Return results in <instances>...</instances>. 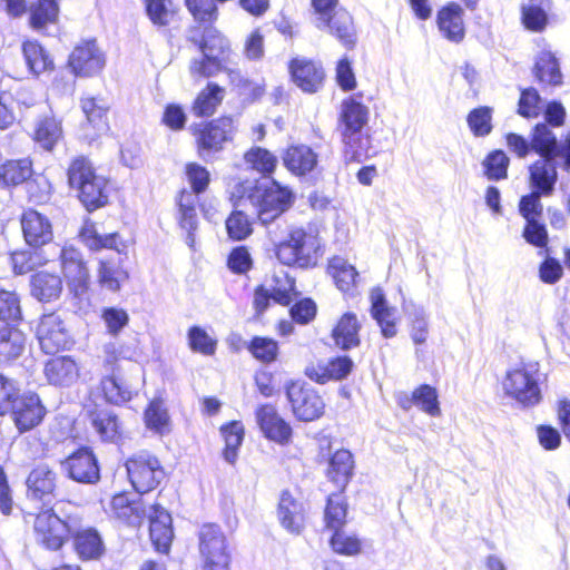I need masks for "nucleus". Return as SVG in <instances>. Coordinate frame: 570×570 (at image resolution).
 <instances>
[{"instance_id": "obj_1", "label": "nucleus", "mask_w": 570, "mask_h": 570, "mask_svg": "<svg viewBox=\"0 0 570 570\" xmlns=\"http://www.w3.org/2000/svg\"><path fill=\"white\" fill-rule=\"evenodd\" d=\"M127 350L118 342L104 345V374L100 389L110 404L121 405L129 402L136 393L128 373H122L121 360H127Z\"/></svg>"}, {"instance_id": "obj_2", "label": "nucleus", "mask_w": 570, "mask_h": 570, "mask_svg": "<svg viewBox=\"0 0 570 570\" xmlns=\"http://www.w3.org/2000/svg\"><path fill=\"white\" fill-rule=\"evenodd\" d=\"M68 181L88 210L105 206L108 202L107 179L97 175L86 157H77L68 169Z\"/></svg>"}, {"instance_id": "obj_3", "label": "nucleus", "mask_w": 570, "mask_h": 570, "mask_svg": "<svg viewBox=\"0 0 570 570\" xmlns=\"http://www.w3.org/2000/svg\"><path fill=\"white\" fill-rule=\"evenodd\" d=\"M243 202H248L257 212L258 219L269 224L293 203V193L273 180L269 187L257 185L250 189L246 197L239 196Z\"/></svg>"}, {"instance_id": "obj_4", "label": "nucleus", "mask_w": 570, "mask_h": 570, "mask_svg": "<svg viewBox=\"0 0 570 570\" xmlns=\"http://www.w3.org/2000/svg\"><path fill=\"white\" fill-rule=\"evenodd\" d=\"M200 50L202 57L193 59L189 66L193 77H213L225 68L230 51L229 43L218 30H205Z\"/></svg>"}, {"instance_id": "obj_5", "label": "nucleus", "mask_w": 570, "mask_h": 570, "mask_svg": "<svg viewBox=\"0 0 570 570\" xmlns=\"http://www.w3.org/2000/svg\"><path fill=\"white\" fill-rule=\"evenodd\" d=\"M539 381V363L527 362L509 370L502 385L509 396L525 406H531L541 400Z\"/></svg>"}, {"instance_id": "obj_6", "label": "nucleus", "mask_w": 570, "mask_h": 570, "mask_svg": "<svg viewBox=\"0 0 570 570\" xmlns=\"http://www.w3.org/2000/svg\"><path fill=\"white\" fill-rule=\"evenodd\" d=\"M320 248L321 242L315 234L293 228L287 239L276 246V256L284 265L307 267L315 264Z\"/></svg>"}, {"instance_id": "obj_7", "label": "nucleus", "mask_w": 570, "mask_h": 570, "mask_svg": "<svg viewBox=\"0 0 570 570\" xmlns=\"http://www.w3.org/2000/svg\"><path fill=\"white\" fill-rule=\"evenodd\" d=\"M202 570H229L230 552L227 538L216 524H205L199 531Z\"/></svg>"}, {"instance_id": "obj_8", "label": "nucleus", "mask_w": 570, "mask_h": 570, "mask_svg": "<svg viewBox=\"0 0 570 570\" xmlns=\"http://www.w3.org/2000/svg\"><path fill=\"white\" fill-rule=\"evenodd\" d=\"M126 469L132 487L139 493L156 489L165 478V470L159 460L148 452L130 456L126 462Z\"/></svg>"}, {"instance_id": "obj_9", "label": "nucleus", "mask_w": 570, "mask_h": 570, "mask_svg": "<svg viewBox=\"0 0 570 570\" xmlns=\"http://www.w3.org/2000/svg\"><path fill=\"white\" fill-rule=\"evenodd\" d=\"M234 130V121L228 117L200 125L195 130L198 156L205 161L212 160L214 155L222 151L224 145L232 140Z\"/></svg>"}, {"instance_id": "obj_10", "label": "nucleus", "mask_w": 570, "mask_h": 570, "mask_svg": "<svg viewBox=\"0 0 570 570\" xmlns=\"http://www.w3.org/2000/svg\"><path fill=\"white\" fill-rule=\"evenodd\" d=\"M75 519L61 520L52 510L37 514L33 523L36 541L49 550H58L66 542Z\"/></svg>"}, {"instance_id": "obj_11", "label": "nucleus", "mask_w": 570, "mask_h": 570, "mask_svg": "<svg viewBox=\"0 0 570 570\" xmlns=\"http://www.w3.org/2000/svg\"><path fill=\"white\" fill-rule=\"evenodd\" d=\"M286 395L294 415L304 422L321 417L325 404L314 389L301 382H292L286 387Z\"/></svg>"}, {"instance_id": "obj_12", "label": "nucleus", "mask_w": 570, "mask_h": 570, "mask_svg": "<svg viewBox=\"0 0 570 570\" xmlns=\"http://www.w3.org/2000/svg\"><path fill=\"white\" fill-rule=\"evenodd\" d=\"M53 255H58L61 263V269L67 279L70 291L80 296L86 293L89 283V272L85 265L82 255L73 247H62L51 245Z\"/></svg>"}, {"instance_id": "obj_13", "label": "nucleus", "mask_w": 570, "mask_h": 570, "mask_svg": "<svg viewBox=\"0 0 570 570\" xmlns=\"http://www.w3.org/2000/svg\"><path fill=\"white\" fill-rule=\"evenodd\" d=\"M37 337L46 354H55L70 344V335L61 316L57 313L45 314L37 327Z\"/></svg>"}, {"instance_id": "obj_14", "label": "nucleus", "mask_w": 570, "mask_h": 570, "mask_svg": "<svg viewBox=\"0 0 570 570\" xmlns=\"http://www.w3.org/2000/svg\"><path fill=\"white\" fill-rule=\"evenodd\" d=\"M12 421L20 433L32 430L43 420L46 409L37 394H19L9 409Z\"/></svg>"}, {"instance_id": "obj_15", "label": "nucleus", "mask_w": 570, "mask_h": 570, "mask_svg": "<svg viewBox=\"0 0 570 570\" xmlns=\"http://www.w3.org/2000/svg\"><path fill=\"white\" fill-rule=\"evenodd\" d=\"M63 471L79 483L95 484L100 479L98 462L89 449H80L61 462Z\"/></svg>"}, {"instance_id": "obj_16", "label": "nucleus", "mask_w": 570, "mask_h": 570, "mask_svg": "<svg viewBox=\"0 0 570 570\" xmlns=\"http://www.w3.org/2000/svg\"><path fill=\"white\" fill-rule=\"evenodd\" d=\"M106 63L105 55L96 41H86L73 49L69 57V67L77 76H94L100 72Z\"/></svg>"}, {"instance_id": "obj_17", "label": "nucleus", "mask_w": 570, "mask_h": 570, "mask_svg": "<svg viewBox=\"0 0 570 570\" xmlns=\"http://www.w3.org/2000/svg\"><path fill=\"white\" fill-rule=\"evenodd\" d=\"M56 473L47 465H38L26 480L27 498L33 502L49 505L56 498Z\"/></svg>"}, {"instance_id": "obj_18", "label": "nucleus", "mask_w": 570, "mask_h": 570, "mask_svg": "<svg viewBox=\"0 0 570 570\" xmlns=\"http://www.w3.org/2000/svg\"><path fill=\"white\" fill-rule=\"evenodd\" d=\"M70 534L72 535L75 552L80 560H99L105 554V543L97 529L91 527L76 529L75 520Z\"/></svg>"}, {"instance_id": "obj_19", "label": "nucleus", "mask_w": 570, "mask_h": 570, "mask_svg": "<svg viewBox=\"0 0 570 570\" xmlns=\"http://www.w3.org/2000/svg\"><path fill=\"white\" fill-rule=\"evenodd\" d=\"M257 423L265 438L278 444H287L292 438V428L281 417L272 405H262L256 411Z\"/></svg>"}, {"instance_id": "obj_20", "label": "nucleus", "mask_w": 570, "mask_h": 570, "mask_svg": "<svg viewBox=\"0 0 570 570\" xmlns=\"http://www.w3.org/2000/svg\"><path fill=\"white\" fill-rule=\"evenodd\" d=\"M557 180V158L554 157H540L529 167V184L532 189L543 196L553 194Z\"/></svg>"}, {"instance_id": "obj_21", "label": "nucleus", "mask_w": 570, "mask_h": 570, "mask_svg": "<svg viewBox=\"0 0 570 570\" xmlns=\"http://www.w3.org/2000/svg\"><path fill=\"white\" fill-rule=\"evenodd\" d=\"M21 227L26 242L33 247L46 245L52 239V226L42 214L29 209L23 213Z\"/></svg>"}, {"instance_id": "obj_22", "label": "nucleus", "mask_w": 570, "mask_h": 570, "mask_svg": "<svg viewBox=\"0 0 570 570\" xmlns=\"http://www.w3.org/2000/svg\"><path fill=\"white\" fill-rule=\"evenodd\" d=\"M148 518L150 539L155 548L159 552H167L174 537L170 514L160 505L155 504L149 508Z\"/></svg>"}, {"instance_id": "obj_23", "label": "nucleus", "mask_w": 570, "mask_h": 570, "mask_svg": "<svg viewBox=\"0 0 570 570\" xmlns=\"http://www.w3.org/2000/svg\"><path fill=\"white\" fill-rule=\"evenodd\" d=\"M47 381L56 386H70L80 375V367L71 356L50 358L43 368Z\"/></svg>"}, {"instance_id": "obj_24", "label": "nucleus", "mask_w": 570, "mask_h": 570, "mask_svg": "<svg viewBox=\"0 0 570 570\" xmlns=\"http://www.w3.org/2000/svg\"><path fill=\"white\" fill-rule=\"evenodd\" d=\"M436 23L442 36L449 41L459 43L464 39L463 9L458 3L450 2L442 7L438 11Z\"/></svg>"}, {"instance_id": "obj_25", "label": "nucleus", "mask_w": 570, "mask_h": 570, "mask_svg": "<svg viewBox=\"0 0 570 570\" xmlns=\"http://www.w3.org/2000/svg\"><path fill=\"white\" fill-rule=\"evenodd\" d=\"M289 71L294 82L306 92L317 91L324 79L323 68L306 59H293Z\"/></svg>"}, {"instance_id": "obj_26", "label": "nucleus", "mask_w": 570, "mask_h": 570, "mask_svg": "<svg viewBox=\"0 0 570 570\" xmlns=\"http://www.w3.org/2000/svg\"><path fill=\"white\" fill-rule=\"evenodd\" d=\"M316 27L320 30H327L331 35L336 37L343 46L347 48H352L355 45L356 31L353 23V18L343 8H340L338 10L331 13L327 23H323L322 20H317Z\"/></svg>"}, {"instance_id": "obj_27", "label": "nucleus", "mask_w": 570, "mask_h": 570, "mask_svg": "<svg viewBox=\"0 0 570 570\" xmlns=\"http://www.w3.org/2000/svg\"><path fill=\"white\" fill-rule=\"evenodd\" d=\"M277 515L281 524L292 533H299L304 528V504L288 491H283L281 494Z\"/></svg>"}, {"instance_id": "obj_28", "label": "nucleus", "mask_w": 570, "mask_h": 570, "mask_svg": "<svg viewBox=\"0 0 570 570\" xmlns=\"http://www.w3.org/2000/svg\"><path fill=\"white\" fill-rule=\"evenodd\" d=\"M371 313L381 327L382 334L390 338L396 335V309L390 307L381 288L371 291Z\"/></svg>"}, {"instance_id": "obj_29", "label": "nucleus", "mask_w": 570, "mask_h": 570, "mask_svg": "<svg viewBox=\"0 0 570 570\" xmlns=\"http://www.w3.org/2000/svg\"><path fill=\"white\" fill-rule=\"evenodd\" d=\"M370 109L355 97L342 101L340 110V124L342 131H358L367 125Z\"/></svg>"}, {"instance_id": "obj_30", "label": "nucleus", "mask_w": 570, "mask_h": 570, "mask_svg": "<svg viewBox=\"0 0 570 570\" xmlns=\"http://www.w3.org/2000/svg\"><path fill=\"white\" fill-rule=\"evenodd\" d=\"M404 410H409L412 405L417 406L422 412L431 416H440L441 409L439 403V394L435 387L429 384H422L416 387L411 396L400 402Z\"/></svg>"}, {"instance_id": "obj_31", "label": "nucleus", "mask_w": 570, "mask_h": 570, "mask_svg": "<svg viewBox=\"0 0 570 570\" xmlns=\"http://www.w3.org/2000/svg\"><path fill=\"white\" fill-rule=\"evenodd\" d=\"M533 73L540 82L554 87L562 85L563 75L559 60L550 50L543 49L538 53Z\"/></svg>"}, {"instance_id": "obj_32", "label": "nucleus", "mask_w": 570, "mask_h": 570, "mask_svg": "<svg viewBox=\"0 0 570 570\" xmlns=\"http://www.w3.org/2000/svg\"><path fill=\"white\" fill-rule=\"evenodd\" d=\"M31 295L40 302L58 299L62 292V281L58 275L40 272L31 276Z\"/></svg>"}, {"instance_id": "obj_33", "label": "nucleus", "mask_w": 570, "mask_h": 570, "mask_svg": "<svg viewBox=\"0 0 570 570\" xmlns=\"http://www.w3.org/2000/svg\"><path fill=\"white\" fill-rule=\"evenodd\" d=\"M285 167L295 175H305L314 169L317 164V155L307 146H292L284 156Z\"/></svg>"}, {"instance_id": "obj_34", "label": "nucleus", "mask_w": 570, "mask_h": 570, "mask_svg": "<svg viewBox=\"0 0 570 570\" xmlns=\"http://www.w3.org/2000/svg\"><path fill=\"white\" fill-rule=\"evenodd\" d=\"M550 9V0H527L521 7L524 27L533 32H542L548 24Z\"/></svg>"}, {"instance_id": "obj_35", "label": "nucleus", "mask_w": 570, "mask_h": 570, "mask_svg": "<svg viewBox=\"0 0 570 570\" xmlns=\"http://www.w3.org/2000/svg\"><path fill=\"white\" fill-rule=\"evenodd\" d=\"M360 323L353 313H345L333 330V338L343 350L355 347L360 343Z\"/></svg>"}, {"instance_id": "obj_36", "label": "nucleus", "mask_w": 570, "mask_h": 570, "mask_svg": "<svg viewBox=\"0 0 570 570\" xmlns=\"http://www.w3.org/2000/svg\"><path fill=\"white\" fill-rule=\"evenodd\" d=\"M80 237L90 249L110 248L120 254L125 252L127 247L117 233L101 236L96 232L95 226L91 223H86L83 225L80 232Z\"/></svg>"}, {"instance_id": "obj_37", "label": "nucleus", "mask_w": 570, "mask_h": 570, "mask_svg": "<svg viewBox=\"0 0 570 570\" xmlns=\"http://www.w3.org/2000/svg\"><path fill=\"white\" fill-rule=\"evenodd\" d=\"M26 348V335L18 328H0V358L10 361L19 357Z\"/></svg>"}, {"instance_id": "obj_38", "label": "nucleus", "mask_w": 570, "mask_h": 570, "mask_svg": "<svg viewBox=\"0 0 570 570\" xmlns=\"http://www.w3.org/2000/svg\"><path fill=\"white\" fill-rule=\"evenodd\" d=\"M342 141L344 145L343 154L346 163L362 161L368 156L370 139L364 136L363 130L342 131Z\"/></svg>"}, {"instance_id": "obj_39", "label": "nucleus", "mask_w": 570, "mask_h": 570, "mask_svg": "<svg viewBox=\"0 0 570 570\" xmlns=\"http://www.w3.org/2000/svg\"><path fill=\"white\" fill-rule=\"evenodd\" d=\"M532 149L540 155V157H558L560 146L556 135L551 131L547 124H538L532 132L531 138Z\"/></svg>"}, {"instance_id": "obj_40", "label": "nucleus", "mask_w": 570, "mask_h": 570, "mask_svg": "<svg viewBox=\"0 0 570 570\" xmlns=\"http://www.w3.org/2000/svg\"><path fill=\"white\" fill-rule=\"evenodd\" d=\"M32 163L28 158L8 160L0 165V180L4 185H19L32 176Z\"/></svg>"}, {"instance_id": "obj_41", "label": "nucleus", "mask_w": 570, "mask_h": 570, "mask_svg": "<svg viewBox=\"0 0 570 570\" xmlns=\"http://www.w3.org/2000/svg\"><path fill=\"white\" fill-rule=\"evenodd\" d=\"M61 137V125L56 118L46 116L36 124L35 140L46 150H51Z\"/></svg>"}, {"instance_id": "obj_42", "label": "nucleus", "mask_w": 570, "mask_h": 570, "mask_svg": "<svg viewBox=\"0 0 570 570\" xmlns=\"http://www.w3.org/2000/svg\"><path fill=\"white\" fill-rule=\"evenodd\" d=\"M223 99V90L216 83H208L207 88L202 90L193 105V112L197 117L210 116Z\"/></svg>"}, {"instance_id": "obj_43", "label": "nucleus", "mask_w": 570, "mask_h": 570, "mask_svg": "<svg viewBox=\"0 0 570 570\" xmlns=\"http://www.w3.org/2000/svg\"><path fill=\"white\" fill-rule=\"evenodd\" d=\"M328 271L342 292L347 293L354 287L358 274L344 258L334 257L330 262Z\"/></svg>"}, {"instance_id": "obj_44", "label": "nucleus", "mask_w": 570, "mask_h": 570, "mask_svg": "<svg viewBox=\"0 0 570 570\" xmlns=\"http://www.w3.org/2000/svg\"><path fill=\"white\" fill-rule=\"evenodd\" d=\"M354 466L353 456L347 450L336 451L330 461L327 474L337 484H345Z\"/></svg>"}, {"instance_id": "obj_45", "label": "nucleus", "mask_w": 570, "mask_h": 570, "mask_svg": "<svg viewBox=\"0 0 570 570\" xmlns=\"http://www.w3.org/2000/svg\"><path fill=\"white\" fill-rule=\"evenodd\" d=\"M81 109L95 130L102 131L107 129L108 105L102 99L85 97L81 99Z\"/></svg>"}, {"instance_id": "obj_46", "label": "nucleus", "mask_w": 570, "mask_h": 570, "mask_svg": "<svg viewBox=\"0 0 570 570\" xmlns=\"http://www.w3.org/2000/svg\"><path fill=\"white\" fill-rule=\"evenodd\" d=\"M91 424L104 441L115 442L120 435L118 417L109 411L94 413Z\"/></svg>"}, {"instance_id": "obj_47", "label": "nucleus", "mask_w": 570, "mask_h": 570, "mask_svg": "<svg viewBox=\"0 0 570 570\" xmlns=\"http://www.w3.org/2000/svg\"><path fill=\"white\" fill-rule=\"evenodd\" d=\"M110 508L118 519L130 524L139 523L144 513L139 505L132 502L126 493L114 495L110 502Z\"/></svg>"}, {"instance_id": "obj_48", "label": "nucleus", "mask_w": 570, "mask_h": 570, "mask_svg": "<svg viewBox=\"0 0 570 570\" xmlns=\"http://www.w3.org/2000/svg\"><path fill=\"white\" fill-rule=\"evenodd\" d=\"M220 432L225 440L224 458L233 464L237 460V451L244 439V426L240 422L234 421L222 426Z\"/></svg>"}, {"instance_id": "obj_49", "label": "nucleus", "mask_w": 570, "mask_h": 570, "mask_svg": "<svg viewBox=\"0 0 570 570\" xmlns=\"http://www.w3.org/2000/svg\"><path fill=\"white\" fill-rule=\"evenodd\" d=\"M245 161L252 169L268 176L274 173L278 159L269 150L262 147H253L245 154Z\"/></svg>"}, {"instance_id": "obj_50", "label": "nucleus", "mask_w": 570, "mask_h": 570, "mask_svg": "<svg viewBox=\"0 0 570 570\" xmlns=\"http://www.w3.org/2000/svg\"><path fill=\"white\" fill-rule=\"evenodd\" d=\"M127 277V273L115 262L107 259L99 262L98 282L102 287L116 292Z\"/></svg>"}, {"instance_id": "obj_51", "label": "nucleus", "mask_w": 570, "mask_h": 570, "mask_svg": "<svg viewBox=\"0 0 570 570\" xmlns=\"http://www.w3.org/2000/svg\"><path fill=\"white\" fill-rule=\"evenodd\" d=\"M273 281L274 285L271 289L273 301L284 306L289 305L297 296L294 278L281 272L274 275Z\"/></svg>"}, {"instance_id": "obj_52", "label": "nucleus", "mask_w": 570, "mask_h": 570, "mask_svg": "<svg viewBox=\"0 0 570 570\" xmlns=\"http://www.w3.org/2000/svg\"><path fill=\"white\" fill-rule=\"evenodd\" d=\"M347 508L342 495L333 494L327 499L325 509V523L326 527L334 532L340 531L345 524Z\"/></svg>"}, {"instance_id": "obj_53", "label": "nucleus", "mask_w": 570, "mask_h": 570, "mask_svg": "<svg viewBox=\"0 0 570 570\" xmlns=\"http://www.w3.org/2000/svg\"><path fill=\"white\" fill-rule=\"evenodd\" d=\"M492 114L493 109L488 106H482L472 109L468 117L466 122L475 137H485L492 131Z\"/></svg>"}, {"instance_id": "obj_54", "label": "nucleus", "mask_w": 570, "mask_h": 570, "mask_svg": "<svg viewBox=\"0 0 570 570\" xmlns=\"http://www.w3.org/2000/svg\"><path fill=\"white\" fill-rule=\"evenodd\" d=\"M59 7L57 0H38L31 7L30 21L35 29H40L47 23H52L57 20Z\"/></svg>"}, {"instance_id": "obj_55", "label": "nucleus", "mask_w": 570, "mask_h": 570, "mask_svg": "<svg viewBox=\"0 0 570 570\" xmlns=\"http://www.w3.org/2000/svg\"><path fill=\"white\" fill-rule=\"evenodd\" d=\"M197 196L188 190H183L179 196V222L180 226L187 232H194L197 228L196 214Z\"/></svg>"}, {"instance_id": "obj_56", "label": "nucleus", "mask_w": 570, "mask_h": 570, "mask_svg": "<svg viewBox=\"0 0 570 570\" xmlns=\"http://www.w3.org/2000/svg\"><path fill=\"white\" fill-rule=\"evenodd\" d=\"M22 51L26 62L33 73L38 75L50 67L51 60L38 42L26 41Z\"/></svg>"}, {"instance_id": "obj_57", "label": "nucleus", "mask_w": 570, "mask_h": 570, "mask_svg": "<svg viewBox=\"0 0 570 570\" xmlns=\"http://www.w3.org/2000/svg\"><path fill=\"white\" fill-rule=\"evenodd\" d=\"M413 306V309L409 313L410 336L415 345H422L429 336L428 314L423 307Z\"/></svg>"}, {"instance_id": "obj_58", "label": "nucleus", "mask_w": 570, "mask_h": 570, "mask_svg": "<svg viewBox=\"0 0 570 570\" xmlns=\"http://www.w3.org/2000/svg\"><path fill=\"white\" fill-rule=\"evenodd\" d=\"M187 338L188 345L193 352L203 355H213L216 351L217 341L199 326H191L188 330Z\"/></svg>"}, {"instance_id": "obj_59", "label": "nucleus", "mask_w": 570, "mask_h": 570, "mask_svg": "<svg viewBox=\"0 0 570 570\" xmlns=\"http://www.w3.org/2000/svg\"><path fill=\"white\" fill-rule=\"evenodd\" d=\"M146 11L153 23L166 26L175 14L171 0H146Z\"/></svg>"}, {"instance_id": "obj_60", "label": "nucleus", "mask_w": 570, "mask_h": 570, "mask_svg": "<svg viewBox=\"0 0 570 570\" xmlns=\"http://www.w3.org/2000/svg\"><path fill=\"white\" fill-rule=\"evenodd\" d=\"M145 422L148 429L157 433H166L169 430V416L161 402L153 401L145 411Z\"/></svg>"}, {"instance_id": "obj_61", "label": "nucleus", "mask_w": 570, "mask_h": 570, "mask_svg": "<svg viewBox=\"0 0 570 570\" xmlns=\"http://www.w3.org/2000/svg\"><path fill=\"white\" fill-rule=\"evenodd\" d=\"M226 230L232 239L243 240L252 234L253 228L248 217L242 210H236L226 219Z\"/></svg>"}, {"instance_id": "obj_62", "label": "nucleus", "mask_w": 570, "mask_h": 570, "mask_svg": "<svg viewBox=\"0 0 570 570\" xmlns=\"http://www.w3.org/2000/svg\"><path fill=\"white\" fill-rule=\"evenodd\" d=\"M509 158L501 150L491 153L483 161L484 173L491 180H499L507 177Z\"/></svg>"}, {"instance_id": "obj_63", "label": "nucleus", "mask_w": 570, "mask_h": 570, "mask_svg": "<svg viewBox=\"0 0 570 570\" xmlns=\"http://www.w3.org/2000/svg\"><path fill=\"white\" fill-rule=\"evenodd\" d=\"M541 197H544L543 194L534 189L521 197L519 212L527 222L537 220L542 215L543 205L541 204Z\"/></svg>"}, {"instance_id": "obj_64", "label": "nucleus", "mask_w": 570, "mask_h": 570, "mask_svg": "<svg viewBox=\"0 0 570 570\" xmlns=\"http://www.w3.org/2000/svg\"><path fill=\"white\" fill-rule=\"evenodd\" d=\"M253 356L264 363L273 362L278 352L277 343L267 337H254L249 344Z\"/></svg>"}]
</instances>
